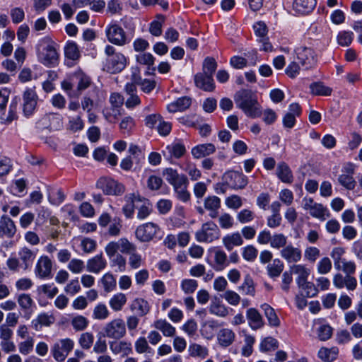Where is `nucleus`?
<instances>
[{"mask_svg": "<svg viewBox=\"0 0 362 362\" xmlns=\"http://www.w3.org/2000/svg\"><path fill=\"white\" fill-rule=\"evenodd\" d=\"M57 45L49 37L41 38L35 46L38 61L46 66H54L58 63Z\"/></svg>", "mask_w": 362, "mask_h": 362, "instance_id": "nucleus-1", "label": "nucleus"}, {"mask_svg": "<svg viewBox=\"0 0 362 362\" xmlns=\"http://www.w3.org/2000/svg\"><path fill=\"white\" fill-rule=\"evenodd\" d=\"M235 101L247 117L256 118L261 115V108L257 98L250 90H242L238 92L235 95Z\"/></svg>", "mask_w": 362, "mask_h": 362, "instance_id": "nucleus-2", "label": "nucleus"}, {"mask_svg": "<svg viewBox=\"0 0 362 362\" xmlns=\"http://www.w3.org/2000/svg\"><path fill=\"white\" fill-rule=\"evenodd\" d=\"M36 252L27 246L21 247L18 251V257H11L6 261L9 270L18 272L20 269L26 271L31 268Z\"/></svg>", "mask_w": 362, "mask_h": 362, "instance_id": "nucleus-3", "label": "nucleus"}, {"mask_svg": "<svg viewBox=\"0 0 362 362\" xmlns=\"http://www.w3.org/2000/svg\"><path fill=\"white\" fill-rule=\"evenodd\" d=\"M106 54L104 69L110 74H117L122 71L127 65V58L121 52H117L112 45H107L105 48Z\"/></svg>", "mask_w": 362, "mask_h": 362, "instance_id": "nucleus-4", "label": "nucleus"}, {"mask_svg": "<svg viewBox=\"0 0 362 362\" xmlns=\"http://www.w3.org/2000/svg\"><path fill=\"white\" fill-rule=\"evenodd\" d=\"M344 253L345 250L344 248L337 247L333 248L330 256L334 261V268L337 271H341L344 274L351 276L356 270V265L354 261L343 258Z\"/></svg>", "mask_w": 362, "mask_h": 362, "instance_id": "nucleus-5", "label": "nucleus"}, {"mask_svg": "<svg viewBox=\"0 0 362 362\" xmlns=\"http://www.w3.org/2000/svg\"><path fill=\"white\" fill-rule=\"evenodd\" d=\"M103 330L104 337L115 340L123 338L127 334L125 322L123 319L119 317L107 322Z\"/></svg>", "mask_w": 362, "mask_h": 362, "instance_id": "nucleus-6", "label": "nucleus"}, {"mask_svg": "<svg viewBox=\"0 0 362 362\" xmlns=\"http://www.w3.org/2000/svg\"><path fill=\"white\" fill-rule=\"evenodd\" d=\"M96 187L106 195L120 196L125 192L124 185L118 181L107 177H100Z\"/></svg>", "mask_w": 362, "mask_h": 362, "instance_id": "nucleus-7", "label": "nucleus"}, {"mask_svg": "<svg viewBox=\"0 0 362 362\" xmlns=\"http://www.w3.org/2000/svg\"><path fill=\"white\" fill-rule=\"evenodd\" d=\"M74 342L69 338L61 339L56 341L51 348L53 358L58 362L64 361L73 350Z\"/></svg>", "mask_w": 362, "mask_h": 362, "instance_id": "nucleus-8", "label": "nucleus"}, {"mask_svg": "<svg viewBox=\"0 0 362 362\" xmlns=\"http://www.w3.org/2000/svg\"><path fill=\"white\" fill-rule=\"evenodd\" d=\"M133 250H136V245L125 238H120L117 241H111L105 247V253L108 257L119 254L118 252L127 254V252H131Z\"/></svg>", "mask_w": 362, "mask_h": 362, "instance_id": "nucleus-9", "label": "nucleus"}, {"mask_svg": "<svg viewBox=\"0 0 362 362\" xmlns=\"http://www.w3.org/2000/svg\"><path fill=\"white\" fill-rule=\"evenodd\" d=\"M219 237L220 230L217 225L212 221L204 223L196 233V238L199 242L211 243L218 239Z\"/></svg>", "mask_w": 362, "mask_h": 362, "instance_id": "nucleus-10", "label": "nucleus"}, {"mask_svg": "<svg viewBox=\"0 0 362 362\" xmlns=\"http://www.w3.org/2000/svg\"><path fill=\"white\" fill-rule=\"evenodd\" d=\"M302 204L303 208L308 211L311 216L320 221H325L330 216L329 210L322 204L315 202L312 198L305 197Z\"/></svg>", "mask_w": 362, "mask_h": 362, "instance_id": "nucleus-11", "label": "nucleus"}, {"mask_svg": "<svg viewBox=\"0 0 362 362\" xmlns=\"http://www.w3.org/2000/svg\"><path fill=\"white\" fill-rule=\"evenodd\" d=\"M53 262L47 255H41L37 260L34 273L37 278L47 279L52 276Z\"/></svg>", "mask_w": 362, "mask_h": 362, "instance_id": "nucleus-12", "label": "nucleus"}, {"mask_svg": "<svg viewBox=\"0 0 362 362\" xmlns=\"http://www.w3.org/2000/svg\"><path fill=\"white\" fill-rule=\"evenodd\" d=\"M298 63L304 69L312 68L316 64L315 52L310 47L300 46L295 49Z\"/></svg>", "mask_w": 362, "mask_h": 362, "instance_id": "nucleus-13", "label": "nucleus"}, {"mask_svg": "<svg viewBox=\"0 0 362 362\" xmlns=\"http://www.w3.org/2000/svg\"><path fill=\"white\" fill-rule=\"evenodd\" d=\"M106 36L110 42L123 46L127 43L126 33L124 29L117 24L109 25L105 29Z\"/></svg>", "mask_w": 362, "mask_h": 362, "instance_id": "nucleus-14", "label": "nucleus"}, {"mask_svg": "<svg viewBox=\"0 0 362 362\" xmlns=\"http://www.w3.org/2000/svg\"><path fill=\"white\" fill-rule=\"evenodd\" d=\"M38 96L35 88H28L23 93V112L25 116L32 115L37 104Z\"/></svg>", "mask_w": 362, "mask_h": 362, "instance_id": "nucleus-15", "label": "nucleus"}, {"mask_svg": "<svg viewBox=\"0 0 362 362\" xmlns=\"http://www.w3.org/2000/svg\"><path fill=\"white\" fill-rule=\"evenodd\" d=\"M355 166L351 163H346L341 170V174L338 177V182L348 190H353L356 182L354 178Z\"/></svg>", "mask_w": 362, "mask_h": 362, "instance_id": "nucleus-16", "label": "nucleus"}, {"mask_svg": "<svg viewBox=\"0 0 362 362\" xmlns=\"http://www.w3.org/2000/svg\"><path fill=\"white\" fill-rule=\"evenodd\" d=\"M223 182L233 189H243L247 185V178L242 173L230 170L224 173Z\"/></svg>", "mask_w": 362, "mask_h": 362, "instance_id": "nucleus-17", "label": "nucleus"}, {"mask_svg": "<svg viewBox=\"0 0 362 362\" xmlns=\"http://www.w3.org/2000/svg\"><path fill=\"white\" fill-rule=\"evenodd\" d=\"M159 230L158 226L153 223H146L139 226L136 230V237L141 242L151 240Z\"/></svg>", "mask_w": 362, "mask_h": 362, "instance_id": "nucleus-18", "label": "nucleus"}, {"mask_svg": "<svg viewBox=\"0 0 362 362\" xmlns=\"http://www.w3.org/2000/svg\"><path fill=\"white\" fill-rule=\"evenodd\" d=\"M332 282L338 289L345 287L349 291H354L357 286V280L355 277L347 274L343 276L341 273H337L333 276Z\"/></svg>", "mask_w": 362, "mask_h": 362, "instance_id": "nucleus-19", "label": "nucleus"}, {"mask_svg": "<svg viewBox=\"0 0 362 362\" xmlns=\"http://www.w3.org/2000/svg\"><path fill=\"white\" fill-rule=\"evenodd\" d=\"M141 197L140 195L135 193H129L124 196L125 204L122 207V212L126 218H130L133 217L134 209L139 204Z\"/></svg>", "mask_w": 362, "mask_h": 362, "instance_id": "nucleus-20", "label": "nucleus"}, {"mask_svg": "<svg viewBox=\"0 0 362 362\" xmlns=\"http://www.w3.org/2000/svg\"><path fill=\"white\" fill-rule=\"evenodd\" d=\"M280 255L288 263H297L301 260L302 252L290 243L281 250Z\"/></svg>", "mask_w": 362, "mask_h": 362, "instance_id": "nucleus-21", "label": "nucleus"}, {"mask_svg": "<svg viewBox=\"0 0 362 362\" xmlns=\"http://www.w3.org/2000/svg\"><path fill=\"white\" fill-rule=\"evenodd\" d=\"M107 262L103 253L88 259L86 262V270L88 272L98 274L107 267Z\"/></svg>", "mask_w": 362, "mask_h": 362, "instance_id": "nucleus-22", "label": "nucleus"}, {"mask_svg": "<svg viewBox=\"0 0 362 362\" xmlns=\"http://www.w3.org/2000/svg\"><path fill=\"white\" fill-rule=\"evenodd\" d=\"M195 86L206 92H212L215 89V83L212 76L197 73L194 76Z\"/></svg>", "mask_w": 362, "mask_h": 362, "instance_id": "nucleus-23", "label": "nucleus"}, {"mask_svg": "<svg viewBox=\"0 0 362 362\" xmlns=\"http://www.w3.org/2000/svg\"><path fill=\"white\" fill-rule=\"evenodd\" d=\"M110 349L116 355H120L122 357L127 356L132 354V345L130 341L125 340L114 341L110 342Z\"/></svg>", "mask_w": 362, "mask_h": 362, "instance_id": "nucleus-24", "label": "nucleus"}, {"mask_svg": "<svg viewBox=\"0 0 362 362\" xmlns=\"http://www.w3.org/2000/svg\"><path fill=\"white\" fill-rule=\"evenodd\" d=\"M16 233L13 221L8 216L3 215L0 218V238H13Z\"/></svg>", "mask_w": 362, "mask_h": 362, "instance_id": "nucleus-25", "label": "nucleus"}, {"mask_svg": "<svg viewBox=\"0 0 362 362\" xmlns=\"http://www.w3.org/2000/svg\"><path fill=\"white\" fill-rule=\"evenodd\" d=\"M291 274L296 276V282L298 285L302 286L303 283L308 281L310 274V270L304 264H293L290 267Z\"/></svg>", "mask_w": 362, "mask_h": 362, "instance_id": "nucleus-26", "label": "nucleus"}, {"mask_svg": "<svg viewBox=\"0 0 362 362\" xmlns=\"http://www.w3.org/2000/svg\"><path fill=\"white\" fill-rule=\"evenodd\" d=\"M209 311L211 314L219 317H226L229 314V308L226 306L218 297H214L209 305Z\"/></svg>", "mask_w": 362, "mask_h": 362, "instance_id": "nucleus-27", "label": "nucleus"}, {"mask_svg": "<svg viewBox=\"0 0 362 362\" xmlns=\"http://www.w3.org/2000/svg\"><path fill=\"white\" fill-rule=\"evenodd\" d=\"M216 148L211 143L199 144L192 148L191 153L194 158L199 159L209 156L216 152Z\"/></svg>", "mask_w": 362, "mask_h": 362, "instance_id": "nucleus-28", "label": "nucleus"}, {"mask_svg": "<svg viewBox=\"0 0 362 362\" xmlns=\"http://www.w3.org/2000/svg\"><path fill=\"white\" fill-rule=\"evenodd\" d=\"M246 317L248 320L249 326L253 330L261 329L264 325L261 314L255 308H249L246 312Z\"/></svg>", "mask_w": 362, "mask_h": 362, "instance_id": "nucleus-29", "label": "nucleus"}, {"mask_svg": "<svg viewBox=\"0 0 362 362\" xmlns=\"http://www.w3.org/2000/svg\"><path fill=\"white\" fill-rule=\"evenodd\" d=\"M204 208L209 211V216L215 218L218 216L221 207V199L216 196H209L204 199Z\"/></svg>", "mask_w": 362, "mask_h": 362, "instance_id": "nucleus-30", "label": "nucleus"}, {"mask_svg": "<svg viewBox=\"0 0 362 362\" xmlns=\"http://www.w3.org/2000/svg\"><path fill=\"white\" fill-rule=\"evenodd\" d=\"M316 6V0H294L293 10L298 14H307Z\"/></svg>", "mask_w": 362, "mask_h": 362, "instance_id": "nucleus-31", "label": "nucleus"}, {"mask_svg": "<svg viewBox=\"0 0 362 362\" xmlns=\"http://www.w3.org/2000/svg\"><path fill=\"white\" fill-rule=\"evenodd\" d=\"M276 175L284 183H291L293 180V173L285 162H281L276 168Z\"/></svg>", "mask_w": 362, "mask_h": 362, "instance_id": "nucleus-32", "label": "nucleus"}, {"mask_svg": "<svg viewBox=\"0 0 362 362\" xmlns=\"http://www.w3.org/2000/svg\"><path fill=\"white\" fill-rule=\"evenodd\" d=\"M222 241L228 251L232 250L234 247L240 246L243 244V239L238 232L226 235L223 238Z\"/></svg>", "mask_w": 362, "mask_h": 362, "instance_id": "nucleus-33", "label": "nucleus"}, {"mask_svg": "<svg viewBox=\"0 0 362 362\" xmlns=\"http://www.w3.org/2000/svg\"><path fill=\"white\" fill-rule=\"evenodd\" d=\"M235 334L228 328L221 329L217 335L218 344L223 347H228L234 341Z\"/></svg>", "mask_w": 362, "mask_h": 362, "instance_id": "nucleus-34", "label": "nucleus"}, {"mask_svg": "<svg viewBox=\"0 0 362 362\" xmlns=\"http://www.w3.org/2000/svg\"><path fill=\"white\" fill-rule=\"evenodd\" d=\"M127 301L126 295L123 293L114 294L109 300V305L115 312L121 311Z\"/></svg>", "mask_w": 362, "mask_h": 362, "instance_id": "nucleus-35", "label": "nucleus"}, {"mask_svg": "<svg viewBox=\"0 0 362 362\" xmlns=\"http://www.w3.org/2000/svg\"><path fill=\"white\" fill-rule=\"evenodd\" d=\"M164 176L167 181H168L171 185H173L177 191V196H181V192L178 191L181 185V179L177 170H173V168H167L163 173Z\"/></svg>", "mask_w": 362, "mask_h": 362, "instance_id": "nucleus-36", "label": "nucleus"}, {"mask_svg": "<svg viewBox=\"0 0 362 362\" xmlns=\"http://www.w3.org/2000/svg\"><path fill=\"white\" fill-rule=\"evenodd\" d=\"M130 308L139 316L146 315L150 310L148 302L143 298L134 299L131 304Z\"/></svg>", "mask_w": 362, "mask_h": 362, "instance_id": "nucleus-37", "label": "nucleus"}, {"mask_svg": "<svg viewBox=\"0 0 362 362\" xmlns=\"http://www.w3.org/2000/svg\"><path fill=\"white\" fill-rule=\"evenodd\" d=\"M54 322V317L47 313L40 314L36 319L32 321V326L35 330H39L42 326L49 327Z\"/></svg>", "mask_w": 362, "mask_h": 362, "instance_id": "nucleus-38", "label": "nucleus"}, {"mask_svg": "<svg viewBox=\"0 0 362 362\" xmlns=\"http://www.w3.org/2000/svg\"><path fill=\"white\" fill-rule=\"evenodd\" d=\"M310 92L314 95L329 96L332 94V89L326 86L322 82L317 81L310 85Z\"/></svg>", "mask_w": 362, "mask_h": 362, "instance_id": "nucleus-39", "label": "nucleus"}, {"mask_svg": "<svg viewBox=\"0 0 362 362\" xmlns=\"http://www.w3.org/2000/svg\"><path fill=\"white\" fill-rule=\"evenodd\" d=\"M338 354L339 349L337 347H322L318 351V357L325 362H332L337 358Z\"/></svg>", "mask_w": 362, "mask_h": 362, "instance_id": "nucleus-40", "label": "nucleus"}, {"mask_svg": "<svg viewBox=\"0 0 362 362\" xmlns=\"http://www.w3.org/2000/svg\"><path fill=\"white\" fill-rule=\"evenodd\" d=\"M284 268V263L279 259H274L267 266V274L271 278L278 277L283 272Z\"/></svg>", "mask_w": 362, "mask_h": 362, "instance_id": "nucleus-41", "label": "nucleus"}, {"mask_svg": "<svg viewBox=\"0 0 362 362\" xmlns=\"http://www.w3.org/2000/svg\"><path fill=\"white\" fill-rule=\"evenodd\" d=\"M154 327L163 334L166 337H173L175 333V328L173 327L165 320H158L154 322Z\"/></svg>", "mask_w": 362, "mask_h": 362, "instance_id": "nucleus-42", "label": "nucleus"}, {"mask_svg": "<svg viewBox=\"0 0 362 362\" xmlns=\"http://www.w3.org/2000/svg\"><path fill=\"white\" fill-rule=\"evenodd\" d=\"M261 308L264 310V315L268 320L269 325L272 327H279L280 325V320L276 315L274 308H272L267 303L262 305Z\"/></svg>", "mask_w": 362, "mask_h": 362, "instance_id": "nucleus-43", "label": "nucleus"}, {"mask_svg": "<svg viewBox=\"0 0 362 362\" xmlns=\"http://www.w3.org/2000/svg\"><path fill=\"white\" fill-rule=\"evenodd\" d=\"M136 208L138 209L137 218L141 220L146 218L151 212L150 202L143 197H141V201L136 205Z\"/></svg>", "mask_w": 362, "mask_h": 362, "instance_id": "nucleus-44", "label": "nucleus"}, {"mask_svg": "<svg viewBox=\"0 0 362 362\" xmlns=\"http://www.w3.org/2000/svg\"><path fill=\"white\" fill-rule=\"evenodd\" d=\"M110 311L104 303L97 304L93 310V318L98 320H106L110 316Z\"/></svg>", "mask_w": 362, "mask_h": 362, "instance_id": "nucleus-45", "label": "nucleus"}, {"mask_svg": "<svg viewBox=\"0 0 362 362\" xmlns=\"http://www.w3.org/2000/svg\"><path fill=\"white\" fill-rule=\"evenodd\" d=\"M103 288L106 292H110L116 288V279L112 274L107 272L100 279Z\"/></svg>", "mask_w": 362, "mask_h": 362, "instance_id": "nucleus-46", "label": "nucleus"}, {"mask_svg": "<svg viewBox=\"0 0 362 362\" xmlns=\"http://www.w3.org/2000/svg\"><path fill=\"white\" fill-rule=\"evenodd\" d=\"M165 18L163 15H158L156 19L150 24L149 32L153 36H160L162 34V26Z\"/></svg>", "mask_w": 362, "mask_h": 362, "instance_id": "nucleus-47", "label": "nucleus"}, {"mask_svg": "<svg viewBox=\"0 0 362 362\" xmlns=\"http://www.w3.org/2000/svg\"><path fill=\"white\" fill-rule=\"evenodd\" d=\"M188 351L190 356L193 357L197 356L202 358H206L209 354L208 349L206 347L197 344H192L189 345Z\"/></svg>", "mask_w": 362, "mask_h": 362, "instance_id": "nucleus-48", "label": "nucleus"}, {"mask_svg": "<svg viewBox=\"0 0 362 362\" xmlns=\"http://www.w3.org/2000/svg\"><path fill=\"white\" fill-rule=\"evenodd\" d=\"M65 56L71 59L76 60L80 57V52L77 45L74 42H69L64 47Z\"/></svg>", "mask_w": 362, "mask_h": 362, "instance_id": "nucleus-49", "label": "nucleus"}, {"mask_svg": "<svg viewBox=\"0 0 362 362\" xmlns=\"http://www.w3.org/2000/svg\"><path fill=\"white\" fill-rule=\"evenodd\" d=\"M279 346L278 341L271 337L264 338L260 343L259 349L262 352L275 350Z\"/></svg>", "mask_w": 362, "mask_h": 362, "instance_id": "nucleus-50", "label": "nucleus"}, {"mask_svg": "<svg viewBox=\"0 0 362 362\" xmlns=\"http://www.w3.org/2000/svg\"><path fill=\"white\" fill-rule=\"evenodd\" d=\"M287 245V237L283 233L272 235L270 246L274 249L284 248Z\"/></svg>", "mask_w": 362, "mask_h": 362, "instance_id": "nucleus-51", "label": "nucleus"}, {"mask_svg": "<svg viewBox=\"0 0 362 362\" xmlns=\"http://www.w3.org/2000/svg\"><path fill=\"white\" fill-rule=\"evenodd\" d=\"M214 261H215V269L216 270H222L223 269L227 264V256L226 254L220 250H216L214 252Z\"/></svg>", "mask_w": 362, "mask_h": 362, "instance_id": "nucleus-52", "label": "nucleus"}, {"mask_svg": "<svg viewBox=\"0 0 362 362\" xmlns=\"http://www.w3.org/2000/svg\"><path fill=\"white\" fill-rule=\"evenodd\" d=\"M217 68V64L212 57H206L203 62L202 74L212 76Z\"/></svg>", "mask_w": 362, "mask_h": 362, "instance_id": "nucleus-53", "label": "nucleus"}, {"mask_svg": "<svg viewBox=\"0 0 362 362\" xmlns=\"http://www.w3.org/2000/svg\"><path fill=\"white\" fill-rule=\"evenodd\" d=\"M85 267H86V264L83 260L77 258L71 259L68 265V269L74 274H80L81 273Z\"/></svg>", "mask_w": 362, "mask_h": 362, "instance_id": "nucleus-54", "label": "nucleus"}, {"mask_svg": "<svg viewBox=\"0 0 362 362\" xmlns=\"http://www.w3.org/2000/svg\"><path fill=\"white\" fill-rule=\"evenodd\" d=\"M332 264L327 257L322 258L317 264V271L320 274H327L332 270Z\"/></svg>", "mask_w": 362, "mask_h": 362, "instance_id": "nucleus-55", "label": "nucleus"}, {"mask_svg": "<svg viewBox=\"0 0 362 362\" xmlns=\"http://www.w3.org/2000/svg\"><path fill=\"white\" fill-rule=\"evenodd\" d=\"M320 256V251L316 247H308L304 251V258L306 261L314 263Z\"/></svg>", "mask_w": 362, "mask_h": 362, "instance_id": "nucleus-56", "label": "nucleus"}, {"mask_svg": "<svg viewBox=\"0 0 362 362\" xmlns=\"http://www.w3.org/2000/svg\"><path fill=\"white\" fill-rule=\"evenodd\" d=\"M71 324L75 330L82 331L88 327V320L83 315H77L72 318Z\"/></svg>", "mask_w": 362, "mask_h": 362, "instance_id": "nucleus-57", "label": "nucleus"}, {"mask_svg": "<svg viewBox=\"0 0 362 362\" xmlns=\"http://www.w3.org/2000/svg\"><path fill=\"white\" fill-rule=\"evenodd\" d=\"M105 119L109 122H115L121 115L120 111L116 107H106L103 110Z\"/></svg>", "mask_w": 362, "mask_h": 362, "instance_id": "nucleus-58", "label": "nucleus"}, {"mask_svg": "<svg viewBox=\"0 0 362 362\" xmlns=\"http://www.w3.org/2000/svg\"><path fill=\"white\" fill-rule=\"evenodd\" d=\"M84 127V123L81 116L72 117L69 120L67 129L72 132L81 131Z\"/></svg>", "mask_w": 362, "mask_h": 362, "instance_id": "nucleus-59", "label": "nucleus"}, {"mask_svg": "<svg viewBox=\"0 0 362 362\" xmlns=\"http://www.w3.org/2000/svg\"><path fill=\"white\" fill-rule=\"evenodd\" d=\"M258 250L253 245H247L243 248V257L248 262H253L257 257Z\"/></svg>", "mask_w": 362, "mask_h": 362, "instance_id": "nucleus-60", "label": "nucleus"}, {"mask_svg": "<svg viewBox=\"0 0 362 362\" xmlns=\"http://www.w3.org/2000/svg\"><path fill=\"white\" fill-rule=\"evenodd\" d=\"M127 254L129 255V264L132 269H136L142 265V257L136 252V250H133L131 252H127Z\"/></svg>", "mask_w": 362, "mask_h": 362, "instance_id": "nucleus-61", "label": "nucleus"}, {"mask_svg": "<svg viewBox=\"0 0 362 362\" xmlns=\"http://www.w3.org/2000/svg\"><path fill=\"white\" fill-rule=\"evenodd\" d=\"M129 153L130 156L133 157V159L135 160L136 163H140L142 160L144 159V154L141 148L134 144H130L129 148Z\"/></svg>", "mask_w": 362, "mask_h": 362, "instance_id": "nucleus-62", "label": "nucleus"}, {"mask_svg": "<svg viewBox=\"0 0 362 362\" xmlns=\"http://www.w3.org/2000/svg\"><path fill=\"white\" fill-rule=\"evenodd\" d=\"M223 298L231 305L235 306L240 302V296L236 292L227 290L223 295Z\"/></svg>", "mask_w": 362, "mask_h": 362, "instance_id": "nucleus-63", "label": "nucleus"}, {"mask_svg": "<svg viewBox=\"0 0 362 362\" xmlns=\"http://www.w3.org/2000/svg\"><path fill=\"white\" fill-rule=\"evenodd\" d=\"M34 346V339L31 337H28L25 341L21 342L18 344L19 351L23 355L30 354Z\"/></svg>", "mask_w": 362, "mask_h": 362, "instance_id": "nucleus-64", "label": "nucleus"}]
</instances>
